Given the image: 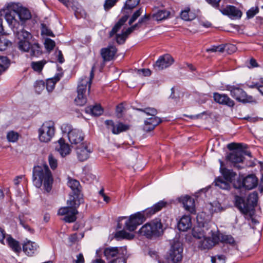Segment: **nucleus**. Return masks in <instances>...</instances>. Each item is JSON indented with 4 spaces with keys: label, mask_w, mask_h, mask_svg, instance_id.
<instances>
[{
    "label": "nucleus",
    "mask_w": 263,
    "mask_h": 263,
    "mask_svg": "<svg viewBox=\"0 0 263 263\" xmlns=\"http://www.w3.org/2000/svg\"><path fill=\"white\" fill-rule=\"evenodd\" d=\"M167 202L161 200L142 212H137L130 216L125 223V228L129 231H134L138 226L141 224L147 218L160 211L163 208L165 207Z\"/></svg>",
    "instance_id": "nucleus-1"
},
{
    "label": "nucleus",
    "mask_w": 263,
    "mask_h": 263,
    "mask_svg": "<svg viewBox=\"0 0 263 263\" xmlns=\"http://www.w3.org/2000/svg\"><path fill=\"white\" fill-rule=\"evenodd\" d=\"M32 180L34 185L40 188L43 183L44 189L49 192L52 188L53 177L48 165H37L33 169Z\"/></svg>",
    "instance_id": "nucleus-2"
},
{
    "label": "nucleus",
    "mask_w": 263,
    "mask_h": 263,
    "mask_svg": "<svg viewBox=\"0 0 263 263\" xmlns=\"http://www.w3.org/2000/svg\"><path fill=\"white\" fill-rule=\"evenodd\" d=\"M82 199L80 195L78 198L74 196H70L67 201V206L62 207L58 211V215L65 216L63 220L66 222L71 223L75 221L77 219L76 215L78 213L77 208L79 206Z\"/></svg>",
    "instance_id": "nucleus-3"
},
{
    "label": "nucleus",
    "mask_w": 263,
    "mask_h": 263,
    "mask_svg": "<svg viewBox=\"0 0 263 263\" xmlns=\"http://www.w3.org/2000/svg\"><path fill=\"white\" fill-rule=\"evenodd\" d=\"M95 65H93L90 73L89 78L83 77L79 83L77 87V96L74 99L77 105L83 106L87 102V93L88 94L92 80L94 77Z\"/></svg>",
    "instance_id": "nucleus-4"
},
{
    "label": "nucleus",
    "mask_w": 263,
    "mask_h": 263,
    "mask_svg": "<svg viewBox=\"0 0 263 263\" xmlns=\"http://www.w3.org/2000/svg\"><path fill=\"white\" fill-rule=\"evenodd\" d=\"M246 145H243L241 143H232L228 145V148L229 149H234V151L227 155L226 159L233 163V166L238 170L242 168L237 164L243 162L244 159V157H243V148H246Z\"/></svg>",
    "instance_id": "nucleus-5"
},
{
    "label": "nucleus",
    "mask_w": 263,
    "mask_h": 263,
    "mask_svg": "<svg viewBox=\"0 0 263 263\" xmlns=\"http://www.w3.org/2000/svg\"><path fill=\"white\" fill-rule=\"evenodd\" d=\"M257 200L258 193L254 192L249 195L247 201L243 198L237 195L235 196V205L242 213L247 214L251 208L256 205Z\"/></svg>",
    "instance_id": "nucleus-6"
},
{
    "label": "nucleus",
    "mask_w": 263,
    "mask_h": 263,
    "mask_svg": "<svg viewBox=\"0 0 263 263\" xmlns=\"http://www.w3.org/2000/svg\"><path fill=\"white\" fill-rule=\"evenodd\" d=\"M212 238H208L205 239V241L211 247L214 246L219 243V242L222 243L231 245L237 246L238 242L235 240L234 237L231 235H227L219 232H210Z\"/></svg>",
    "instance_id": "nucleus-7"
},
{
    "label": "nucleus",
    "mask_w": 263,
    "mask_h": 263,
    "mask_svg": "<svg viewBox=\"0 0 263 263\" xmlns=\"http://www.w3.org/2000/svg\"><path fill=\"white\" fill-rule=\"evenodd\" d=\"M227 90L230 92L231 96L236 101L243 103H256V99L248 95L241 88L238 86H227Z\"/></svg>",
    "instance_id": "nucleus-8"
},
{
    "label": "nucleus",
    "mask_w": 263,
    "mask_h": 263,
    "mask_svg": "<svg viewBox=\"0 0 263 263\" xmlns=\"http://www.w3.org/2000/svg\"><path fill=\"white\" fill-rule=\"evenodd\" d=\"M55 134L54 123L52 121H45L39 129V140L42 142H49Z\"/></svg>",
    "instance_id": "nucleus-9"
},
{
    "label": "nucleus",
    "mask_w": 263,
    "mask_h": 263,
    "mask_svg": "<svg viewBox=\"0 0 263 263\" xmlns=\"http://www.w3.org/2000/svg\"><path fill=\"white\" fill-rule=\"evenodd\" d=\"M183 248H170L164 255L165 261L158 263H181L183 259Z\"/></svg>",
    "instance_id": "nucleus-10"
},
{
    "label": "nucleus",
    "mask_w": 263,
    "mask_h": 263,
    "mask_svg": "<svg viewBox=\"0 0 263 263\" xmlns=\"http://www.w3.org/2000/svg\"><path fill=\"white\" fill-rule=\"evenodd\" d=\"M16 36L19 40L18 43V49L21 50H26L29 48L30 40L32 39L31 34L23 28L18 29V27L13 30Z\"/></svg>",
    "instance_id": "nucleus-11"
},
{
    "label": "nucleus",
    "mask_w": 263,
    "mask_h": 263,
    "mask_svg": "<svg viewBox=\"0 0 263 263\" xmlns=\"http://www.w3.org/2000/svg\"><path fill=\"white\" fill-rule=\"evenodd\" d=\"M104 255L108 263H126L125 258L119 253L118 248H105Z\"/></svg>",
    "instance_id": "nucleus-12"
},
{
    "label": "nucleus",
    "mask_w": 263,
    "mask_h": 263,
    "mask_svg": "<svg viewBox=\"0 0 263 263\" xmlns=\"http://www.w3.org/2000/svg\"><path fill=\"white\" fill-rule=\"evenodd\" d=\"M15 6H9L5 13V19L13 30L20 26Z\"/></svg>",
    "instance_id": "nucleus-13"
},
{
    "label": "nucleus",
    "mask_w": 263,
    "mask_h": 263,
    "mask_svg": "<svg viewBox=\"0 0 263 263\" xmlns=\"http://www.w3.org/2000/svg\"><path fill=\"white\" fill-rule=\"evenodd\" d=\"M173 63V58L170 54H166L160 57L154 66L157 70H161L168 67Z\"/></svg>",
    "instance_id": "nucleus-14"
},
{
    "label": "nucleus",
    "mask_w": 263,
    "mask_h": 263,
    "mask_svg": "<svg viewBox=\"0 0 263 263\" xmlns=\"http://www.w3.org/2000/svg\"><path fill=\"white\" fill-rule=\"evenodd\" d=\"M204 227V224L202 227L200 226L195 227L192 230V235L194 238L200 240V242H202L201 247H211L206 243L205 239L208 238H212V236L208 237H205Z\"/></svg>",
    "instance_id": "nucleus-15"
},
{
    "label": "nucleus",
    "mask_w": 263,
    "mask_h": 263,
    "mask_svg": "<svg viewBox=\"0 0 263 263\" xmlns=\"http://www.w3.org/2000/svg\"><path fill=\"white\" fill-rule=\"evenodd\" d=\"M92 149L86 143H83L76 148L77 157L79 161H84L88 159Z\"/></svg>",
    "instance_id": "nucleus-16"
},
{
    "label": "nucleus",
    "mask_w": 263,
    "mask_h": 263,
    "mask_svg": "<svg viewBox=\"0 0 263 263\" xmlns=\"http://www.w3.org/2000/svg\"><path fill=\"white\" fill-rule=\"evenodd\" d=\"M257 183L258 180L256 176L254 175H249L244 178L242 182H239L238 186L235 184H234V186L238 188L243 186L245 189L250 190L255 187Z\"/></svg>",
    "instance_id": "nucleus-17"
},
{
    "label": "nucleus",
    "mask_w": 263,
    "mask_h": 263,
    "mask_svg": "<svg viewBox=\"0 0 263 263\" xmlns=\"http://www.w3.org/2000/svg\"><path fill=\"white\" fill-rule=\"evenodd\" d=\"M221 12L228 16L231 19H239L242 14V12L234 6L229 5L220 9Z\"/></svg>",
    "instance_id": "nucleus-18"
},
{
    "label": "nucleus",
    "mask_w": 263,
    "mask_h": 263,
    "mask_svg": "<svg viewBox=\"0 0 263 263\" xmlns=\"http://www.w3.org/2000/svg\"><path fill=\"white\" fill-rule=\"evenodd\" d=\"M150 226L151 237H156L161 236L163 234L162 224L160 220L155 219L148 222Z\"/></svg>",
    "instance_id": "nucleus-19"
},
{
    "label": "nucleus",
    "mask_w": 263,
    "mask_h": 263,
    "mask_svg": "<svg viewBox=\"0 0 263 263\" xmlns=\"http://www.w3.org/2000/svg\"><path fill=\"white\" fill-rule=\"evenodd\" d=\"M213 98L216 103L220 104L227 105L229 107H233L235 105L234 101L225 94L214 92L213 93Z\"/></svg>",
    "instance_id": "nucleus-20"
},
{
    "label": "nucleus",
    "mask_w": 263,
    "mask_h": 263,
    "mask_svg": "<svg viewBox=\"0 0 263 263\" xmlns=\"http://www.w3.org/2000/svg\"><path fill=\"white\" fill-rule=\"evenodd\" d=\"M179 201L182 203L185 210L192 214L195 213V201L193 198L186 195L179 198Z\"/></svg>",
    "instance_id": "nucleus-21"
},
{
    "label": "nucleus",
    "mask_w": 263,
    "mask_h": 263,
    "mask_svg": "<svg viewBox=\"0 0 263 263\" xmlns=\"http://www.w3.org/2000/svg\"><path fill=\"white\" fill-rule=\"evenodd\" d=\"M117 51V48L115 46H109L106 48H102L101 50L100 53L103 61L106 62L112 60Z\"/></svg>",
    "instance_id": "nucleus-22"
},
{
    "label": "nucleus",
    "mask_w": 263,
    "mask_h": 263,
    "mask_svg": "<svg viewBox=\"0 0 263 263\" xmlns=\"http://www.w3.org/2000/svg\"><path fill=\"white\" fill-rule=\"evenodd\" d=\"M68 137L72 144H78L84 140V135L81 130L74 128L69 133Z\"/></svg>",
    "instance_id": "nucleus-23"
},
{
    "label": "nucleus",
    "mask_w": 263,
    "mask_h": 263,
    "mask_svg": "<svg viewBox=\"0 0 263 263\" xmlns=\"http://www.w3.org/2000/svg\"><path fill=\"white\" fill-rule=\"evenodd\" d=\"M220 163V171L225 180L230 182H232L235 179L237 174L232 170L223 167V162L221 160H219Z\"/></svg>",
    "instance_id": "nucleus-24"
},
{
    "label": "nucleus",
    "mask_w": 263,
    "mask_h": 263,
    "mask_svg": "<svg viewBox=\"0 0 263 263\" xmlns=\"http://www.w3.org/2000/svg\"><path fill=\"white\" fill-rule=\"evenodd\" d=\"M161 122V120L159 118L156 116L151 117L144 121L143 129L146 132H150Z\"/></svg>",
    "instance_id": "nucleus-25"
},
{
    "label": "nucleus",
    "mask_w": 263,
    "mask_h": 263,
    "mask_svg": "<svg viewBox=\"0 0 263 263\" xmlns=\"http://www.w3.org/2000/svg\"><path fill=\"white\" fill-rule=\"evenodd\" d=\"M0 242L3 245H7L9 247H19L18 241L14 239L11 236L5 237L4 230L0 228Z\"/></svg>",
    "instance_id": "nucleus-26"
},
{
    "label": "nucleus",
    "mask_w": 263,
    "mask_h": 263,
    "mask_svg": "<svg viewBox=\"0 0 263 263\" xmlns=\"http://www.w3.org/2000/svg\"><path fill=\"white\" fill-rule=\"evenodd\" d=\"M105 123L107 125L111 127V131L114 134H118L121 132H124L128 129L129 126L127 125L119 123L117 125H115L111 120H106Z\"/></svg>",
    "instance_id": "nucleus-27"
},
{
    "label": "nucleus",
    "mask_w": 263,
    "mask_h": 263,
    "mask_svg": "<svg viewBox=\"0 0 263 263\" xmlns=\"http://www.w3.org/2000/svg\"><path fill=\"white\" fill-rule=\"evenodd\" d=\"M24 52H29L31 57H38L42 54V47L37 43H29V48L26 50H22Z\"/></svg>",
    "instance_id": "nucleus-28"
},
{
    "label": "nucleus",
    "mask_w": 263,
    "mask_h": 263,
    "mask_svg": "<svg viewBox=\"0 0 263 263\" xmlns=\"http://www.w3.org/2000/svg\"><path fill=\"white\" fill-rule=\"evenodd\" d=\"M192 226L191 218L190 216H183L178 222V228L180 231H186L190 229Z\"/></svg>",
    "instance_id": "nucleus-29"
},
{
    "label": "nucleus",
    "mask_w": 263,
    "mask_h": 263,
    "mask_svg": "<svg viewBox=\"0 0 263 263\" xmlns=\"http://www.w3.org/2000/svg\"><path fill=\"white\" fill-rule=\"evenodd\" d=\"M59 147H57V151L59 152L62 157H65L69 155L71 152L69 145L65 142V140L61 138L58 140Z\"/></svg>",
    "instance_id": "nucleus-30"
},
{
    "label": "nucleus",
    "mask_w": 263,
    "mask_h": 263,
    "mask_svg": "<svg viewBox=\"0 0 263 263\" xmlns=\"http://www.w3.org/2000/svg\"><path fill=\"white\" fill-rule=\"evenodd\" d=\"M67 184L72 191L73 194L79 198L81 191V186L79 181L76 179L69 178Z\"/></svg>",
    "instance_id": "nucleus-31"
},
{
    "label": "nucleus",
    "mask_w": 263,
    "mask_h": 263,
    "mask_svg": "<svg viewBox=\"0 0 263 263\" xmlns=\"http://www.w3.org/2000/svg\"><path fill=\"white\" fill-rule=\"evenodd\" d=\"M15 9L17 13V18L20 21H25L31 18V14L29 11L26 8L23 7L18 8L15 6Z\"/></svg>",
    "instance_id": "nucleus-32"
},
{
    "label": "nucleus",
    "mask_w": 263,
    "mask_h": 263,
    "mask_svg": "<svg viewBox=\"0 0 263 263\" xmlns=\"http://www.w3.org/2000/svg\"><path fill=\"white\" fill-rule=\"evenodd\" d=\"M128 18V16L125 15L122 17L119 21L116 24L114 27L112 28L111 30L109 32L110 37L116 34L124 25V24L127 21Z\"/></svg>",
    "instance_id": "nucleus-33"
},
{
    "label": "nucleus",
    "mask_w": 263,
    "mask_h": 263,
    "mask_svg": "<svg viewBox=\"0 0 263 263\" xmlns=\"http://www.w3.org/2000/svg\"><path fill=\"white\" fill-rule=\"evenodd\" d=\"M232 48L233 50L235 49V47L232 45H220L219 46H214L210 48L206 49L207 52H223L225 50Z\"/></svg>",
    "instance_id": "nucleus-34"
},
{
    "label": "nucleus",
    "mask_w": 263,
    "mask_h": 263,
    "mask_svg": "<svg viewBox=\"0 0 263 263\" xmlns=\"http://www.w3.org/2000/svg\"><path fill=\"white\" fill-rule=\"evenodd\" d=\"M62 77V74L58 73L53 78L49 79L47 80L46 88L49 92L52 91L53 90L55 83L60 80Z\"/></svg>",
    "instance_id": "nucleus-35"
},
{
    "label": "nucleus",
    "mask_w": 263,
    "mask_h": 263,
    "mask_svg": "<svg viewBox=\"0 0 263 263\" xmlns=\"http://www.w3.org/2000/svg\"><path fill=\"white\" fill-rule=\"evenodd\" d=\"M86 112L94 116H99L103 112V109L100 105L88 106L85 109Z\"/></svg>",
    "instance_id": "nucleus-36"
},
{
    "label": "nucleus",
    "mask_w": 263,
    "mask_h": 263,
    "mask_svg": "<svg viewBox=\"0 0 263 263\" xmlns=\"http://www.w3.org/2000/svg\"><path fill=\"white\" fill-rule=\"evenodd\" d=\"M169 15L170 12L165 10H159L157 12L154 13L152 17L154 20L160 21L167 18Z\"/></svg>",
    "instance_id": "nucleus-37"
},
{
    "label": "nucleus",
    "mask_w": 263,
    "mask_h": 263,
    "mask_svg": "<svg viewBox=\"0 0 263 263\" xmlns=\"http://www.w3.org/2000/svg\"><path fill=\"white\" fill-rule=\"evenodd\" d=\"M134 237V235L126 232L124 230H121L117 232L115 234V238L118 240L123 239L128 240L132 239Z\"/></svg>",
    "instance_id": "nucleus-38"
},
{
    "label": "nucleus",
    "mask_w": 263,
    "mask_h": 263,
    "mask_svg": "<svg viewBox=\"0 0 263 263\" xmlns=\"http://www.w3.org/2000/svg\"><path fill=\"white\" fill-rule=\"evenodd\" d=\"M140 235L145 236L147 238H151L150 226L148 223L145 224L139 231Z\"/></svg>",
    "instance_id": "nucleus-39"
},
{
    "label": "nucleus",
    "mask_w": 263,
    "mask_h": 263,
    "mask_svg": "<svg viewBox=\"0 0 263 263\" xmlns=\"http://www.w3.org/2000/svg\"><path fill=\"white\" fill-rule=\"evenodd\" d=\"M84 236V233L73 234L69 237V241L71 242L72 245H76L80 239L83 238Z\"/></svg>",
    "instance_id": "nucleus-40"
},
{
    "label": "nucleus",
    "mask_w": 263,
    "mask_h": 263,
    "mask_svg": "<svg viewBox=\"0 0 263 263\" xmlns=\"http://www.w3.org/2000/svg\"><path fill=\"white\" fill-rule=\"evenodd\" d=\"M215 183L216 186H218L221 189L229 190L230 188V184L222 178H217L215 181Z\"/></svg>",
    "instance_id": "nucleus-41"
},
{
    "label": "nucleus",
    "mask_w": 263,
    "mask_h": 263,
    "mask_svg": "<svg viewBox=\"0 0 263 263\" xmlns=\"http://www.w3.org/2000/svg\"><path fill=\"white\" fill-rule=\"evenodd\" d=\"M46 63V61L45 60L37 61V62H32L31 64V66L32 68L36 71L41 72Z\"/></svg>",
    "instance_id": "nucleus-42"
},
{
    "label": "nucleus",
    "mask_w": 263,
    "mask_h": 263,
    "mask_svg": "<svg viewBox=\"0 0 263 263\" xmlns=\"http://www.w3.org/2000/svg\"><path fill=\"white\" fill-rule=\"evenodd\" d=\"M140 3V0H127L123 9L132 10Z\"/></svg>",
    "instance_id": "nucleus-43"
},
{
    "label": "nucleus",
    "mask_w": 263,
    "mask_h": 263,
    "mask_svg": "<svg viewBox=\"0 0 263 263\" xmlns=\"http://www.w3.org/2000/svg\"><path fill=\"white\" fill-rule=\"evenodd\" d=\"M9 65V59L6 57L0 55V69L4 71L8 68Z\"/></svg>",
    "instance_id": "nucleus-44"
},
{
    "label": "nucleus",
    "mask_w": 263,
    "mask_h": 263,
    "mask_svg": "<svg viewBox=\"0 0 263 263\" xmlns=\"http://www.w3.org/2000/svg\"><path fill=\"white\" fill-rule=\"evenodd\" d=\"M19 135L14 131H10L7 134V139L10 142H15L18 139Z\"/></svg>",
    "instance_id": "nucleus-45"
},
{
    "label": "nucleus",
    "mask_w": 263,
    "mask_h": 263,
    "mask_svg": "<svg viewBox=\"0 0 263 263\" xmlns=\"http://www.w3.org/2000/svg\"><path fill=\"white\" fill-rule=\"evenodd\" d=\"M180 16L184 21H190L194 18V15L190 13V9L187 8L181 11Z\"/></svg>",
    "instance_id": "nucleus-46"
},
{
    "label": "nucleus",
    "mask_w": 263,
    "mask_h": 263,
    "mask_svg": "<svg viewBox=\"0 0 263 263\" xmlns=\"http://www.w3.org/2000/svg\"><path fill=\"white\" fill-rule=\"evenodd\" d=\"M11 45V43L4 36L0 37V51L6 50L7 47Z\"/></svg>",
    "instance_id": "nucleus-47"
},
{
    "label": "nucleus",
    "mask_w": 263,
    "mask_h": 263,
    "mask_svg": "<svg viewBox=\"0 0 263 263\" xmlns=\"http://www.w3.org/2000/svg\"><path fill=\"white\" fill-rule=\"evenodd\" d=\"M151 17L152 16L150 14H145L143 16L141 17L139 19L138 23L135 24V26L137 28H140L143 24L146 23L147 22L149 21L151 18Z\"/></svg>",
    "instance_id": "nucleus-48"
},
{
    "label": "nucleus",
    "mask_w": 263,
    "mask_h": 263,
    "mask_svg": "<svg viewBox=\"0 0 263 263\" xmlns=\"http://www.w3.org/2000/svg\"><path fill=\"white\" fill-rule=\"evenodd\" d=\"M137 110L143 112L147 115H151L152 117L156 116V115L157 114V110L154 108H138Z\"/></svg>",
    "instance_id": "nucleus-49"
},
{
    "label": "nucleus",
    "mask_w": 263,
    "mask_h": 263,
    "mask_svg": "<svg viewBox=\"0 0 263 263\" xmlns=\"http://www.w3.org/2000/svg\"><path fill=\"white\" fill-rule=\"evenodd\" d=\"M226 257L223 255H217L211 257L212 263H226Z\"/></svg>",
    "instance_id": "nucleus-50"
},
{
    "label": "nucleus",
    "mask_w": 263,
    "mask_h": 263,
    "mask_svg": "<svg viewBox=\"0 0 263 263\" xmlns=\"http://www.w3.org/2000/svg\"><path fill=\"white\" fill-rule=\"evenodd\" d=\"M259 12V8L257 6L253 7L249 9L247 12V18L250 19L253 18L256 14Z\"/></svg>",
    "instance_id": "nucleus-51"
},
{
    "label": "nucleus",
    "mask_w": 263,
    "mask_h": 263,
    "mask_svg": "<svg viewBox=\"0 0 263 263\" xmlns=\"http://www.w3.org/2000/svg\"><path fill=\"white\" fill-rule=\"evenodd\" d=\"M142 12L143 10L141 8L135 11L128 22L129 25H132L142 14Z\"/></svg>",
    "instance_id": "nucleus-52"
},
{
    "label": "nucleus",
    "mask_w": 263,
    "mask_h": 263,
    "mask_svg": "<svg viewBox=\"0 0 263 263\" xmlns=\"http://www.w3.org/2000/svg\"><path fill=\"white\" fill-rule=\"evenodd\" d=\"M55 45L54 41L50 39H46L45 41V47L49 52L53 49Z\"/></svg>",
    "instance_id": "nucleus-53"
},
{
    "label": "nucleus",
    "mask_w": 263,
    "mask_h": 263,
    "mask_svg": "<svg viewBox=\"0 0 263 263\" xmlns=\"http://www.w3.org/2000/svg\"><path fill=\"white\" fill-rule=\"evenodd\" d=\"M48 161L50 167L52 170H54L57 168L58 165L57 160L52 154L48 156Z\"/></svg>",
    "instance_id": "nucleus-54"
},
{
    "label": "nucleus",
    "mask_w": 263,
    "mask_h": 263,
    "mask_svg": "<svg viewBox=\"0 0 263 263\" xmlns=\"http://www.w3.org/2000/svg\"><path fill=\"white\" fill-rule=\"evenodd\" d=\"M41 32L42 34H44L47 36H54V34L52 31L49 29L46 25L42 24V30Z\"/></svg>",
    "instance_id": "nucleus-55"
},
{
    "label": "nucleus",
    "mask_w": 263,
    "mask_h": 263,
    "mask_svg": "<svg viewBox=\"0 0 263 263\" xmlns=\"http://www.w3.org/2000/svg\"><path fill=\"white\" fill-rule=\"evenodd\" d=\"M117 0H106L104 7L106 10H107L112 7L117 3Z\"/></svg>",
    "instance_id": "nucleus-56"
},
{
    "label": "nucleus",
    "mask_w": 263,
    "mask_h": 263,
    "mask_svg": "<svg viewBox=\"0 0 263 263\" xmlns=\"http://www.w3.org/2000/svg\"><path fill=\"white\" fill-rule=\"evenodd\" d=\"M126 38L124 33L122 32L121 34H117L116 41L119 44H122L125 42Z\"/></svg>",
    "instance_id": "nucleus-57"
},
{
    "label": "nucleus",
    "mask_w": 263,
    "mask_h": 263,
    "mask_svg": "<svg viewBox=\"0 0 263 263\" xmlns=\"http://www.w3.org/2000/svg\"><path fill=\"white\" fill-rule=\"evenodd\" d=\"M44 87L45 84L43 81H36L34 85L36 91L39 93L44 88Z\"/></svg>",
    "instance_id": "nucleus-58"
},
{
    "label": "nucleus",
    "mask_w": 263,
    "mask_h": 263,
    "mask_svg": "<svg viewBox=\"0 0 263 263\" xmlns=\"http://www.w3.org/2000/svg\"><path fill=\"white\" fill-rule=\"evenodd\" d=\"M73 129L72 128L71 126L68 124H63L61 126V130L62 132L67 133L68 136H69V133H70Z\"/></svg>",
    "instance_id": "nucleus-59"
},
{
    "label": "nucleus",
    "mask_w": 263,
    "mask_h": 263,
    "mask_svg": "<svg viewBox=\"0 0 263 263\" xmlns=\"http://www.w3.org/2000/svg\"><path fill=\"white\" fill-rule=\"evenodd\" d=\"M18 219H19L20 224L26 230L30 231V229L28 224H25L24 221V215L20 214L18 216Z\"/></svg>",
    "instance_id": "nucleus-60"
},
{
    "label": "nucleus",
    "mask_w": 263,
    "mask_h": 263,
    "mask_svg": "<svg viewBox=\"0 0 263 263\" xmlns=\"http://www.w3.org/2000/svg\"><path fill=\"white\" fill-rule=\"evenodd\" d=\"M137 72L144 76H149L151 74V71L149 69H140L137 70Z\"/></svg>",
    "instance_id": "nucleus-61"
},
{
    "label": "nucleus",
    "mask_w": 263,
    "mask_h": 263,
    "mask_svg": "<svg viewBox=\"0 0 263 263\" xmlns=\"http://www.w3.org/2000/svg\"><path fill=\"white\" fill-rule=\"evenodd\" d=\"M74 263H85V259L82 253H80L76 256V259L74 260Z\"/></svg>",
    "instance_id": "nucleus-62"
},
{
    "label": "nucleus",
    "mask_w": 263,
    "mask_h": 263,
    "mask_svg": "<svg viewBox=\"0 0 263 263\" xmlns=\"http://www.w3.org/2000/svg\"><path fill=\"white\" fill-rule=\"evenodd\" d=\"M34 248H23V252L28 256H32L34 251Z\"/></svg>",
    "instance_id": "nucleus-63"
},
{
    "label": "nucleus",
    "mask_w": 263,
    "mask_h": 263,
    "mask_svg": "<svg viewBox=\"0 0 263 263\" xmlns=\"http://www.w3.org/2000/svg\"><path fill=\"white\" fill-rule=\"evenodd\" d=\"M148 254L151 257L158 259V260H159V255L158 254V252L156 251L153 249H149V250L148 251Z\"/></svg>",
    "instance_id": "nucleus-64"
}]
</instances>
